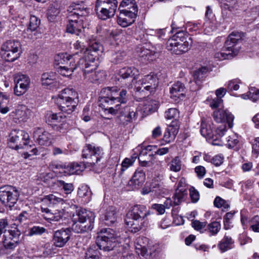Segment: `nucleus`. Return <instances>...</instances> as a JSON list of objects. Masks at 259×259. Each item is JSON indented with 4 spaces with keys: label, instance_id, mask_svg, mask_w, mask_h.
<instances>
[{
    "label": "nucleus",
    "instance_id": "4c0bfd02",
    "mask_svg": "<svg viewBox=\"0 0 259 259\" xmlns=\"http://www.w3.org/2000/svg\"><path fill=\"white\" fill-rule=\"evenodd\" d=\"M58 96H63L70 100L79 102L78 94L77 92L72 88H66L62 90Z\"/></svg>",
    "mask_w": 259,
    "mask_h": 259
},
{
    "label": "nucleus",
    "instance_id": "dca6fc26",
    "mask_svg": "<svg viewBox=\"0 0 259 259\" xmlns=\"http://www.w3.org/2000/svg\"><path fill=\"white\" fill-rule=\"evenodd\" d=\"M71 235V230L69 228L62 229L56 231L53 235L54 245L57 247H63L68 242Z\"/></svg>",
    "mask_w": 259,
    "mask_h": 259
},
{
    "label": "nucleus",
    "instance_id": "13d9d810",
    "mask_svg": "<svg viewBox=\"0 0 259 259\" xmlns=\"http://www.w3.org/2000/svg\"><path fill=\"white\" fill-rule=\"evenodd\" d=\"M157 107V102L155 100L148 99L144 102V109L145 110V112L153 111V110H155Z\"/></svg>",
    "mask_w": 259,
    "mask_h": 259
},
{
    "label": "nucleus",
    "instance_id": "e433bc0d",
    "mask_svg": "<svg viewBox=\"0 0 259 259\" xmlns=\"http://www.w3.org/2000/svg\"><path fill=\"white\" fill-rule=\"evenodd\" d=\"M185 87L184 85L179 82L177 81L175 83L170 89V93L171 96L174 97L180 98L181 96H184V92Z\"/></svg>",
    "mask_w": 259,
    "mask_h": 259
},
{
    "label": "nucleus",
    "instance_id": "c9c22d12",
    "mask_svg": "<svg viewBox=\"0 0 259 259\" xmlns=\"http://www.w3.org/2000/svg\"><path fill=\"white\" fill-rule=\"evenodd\" d=\"M136 17H133V18L126 14H121L120 13L119 16L117 17V22L121 27H126L133 24Z\"/></svg>",
    "mask_w": 259,
    "mask_h": 259
},
{
    "label": "nucleus",
    "instance_id": "a19ab883",
    "mask_svg": "<svg viewBox=\"0 0 259 259\" xmlns=\"http://www.w3.org/2000/svg\"><path fill=\"white\" fill-rule=\"evenodd\" d=\"M43 201L48 203L49 206H54L58 204H63L64 200L63 198L54 194H50L46 196Z\"/></svg>",
    "mask_w": 259,
    "mask_h": 259
},
{
    "label": "nucleus",
    "instance_id": "2f4dec72",
    "mask_svg": "<svg viewBox=\"0 0 259 259\" xmlns=\"http://www.w3.org/2000/svg\"><path fill=\"white\" fill-rule=\"evenodd\" d=\"M116 212L114 207H109L102 218L104 223L108 226L113 224L116 221Z\"/></svg>",
    "mask_w": 259,
    "mask_h": 259
},
{
    "label": "nucleus",
    "instance_id": "338daca9",
    "mask_svg": "<svg viewBox=\"0 0 259 259\" xmlns=\"http://www.w3.org/2000/svg\"><path fill=\"white\" fill-rule=\"evenodd\" d=\"M71 169L72 172L73 171L74 174H79L84 168L83 164H79L78 163L73 162L71 163Z\"/></svg>",
    "mask_w": 259,
    "mask_h": 259
},
{
    "label": "nucleus",
    "instance_id": "3c124183",
    "mask_svg": "<svg viewBox=\"0 0 259 259\" xmlns=\"http://www.w3.org/2000/svg\"><path fill=\"white\" fill-rule=\"evenodd\" d=\"M9 97L6 93L0 92V112L3 114H6L9 111V108L4 105L9 102Z\"/></svg>",
    "mask_w": 259,
    "mask_h": 259
},
{
    "label": "nucleus",
    "instance_id": "79ce46f5",
    "mask_svg": "<svg viewBox=\"0 0 259 259\" xmlns=\"http://www.w3.org/2000/svg\"><path fill=\"white\" fill-rule=\"evenodd\" d=\"M77 194L79 197L84 198L85 202H89L91 199L92 192L87 185L81 186L78 188Z\"/></svg>",
    "mask_w": 259,
    "mask_h": 259
},
{
    "label": "nucleus",
    "instance_id": "6e6d98bb",
    "mask_svg": "<svg viewBox=\"0 0 259 259\" xmlns=\"http://www.w3.org/2000/svg\"><path fill=\"white\" fill-rule=\"evenodd\" d=\"M221 224L217 221L211 222L207 226V230L211 235H215L217 234L221 230Z\"/></svg>",
    "mask_w": 259,
    "mask_h": 259
},
{
    "label": "nucleus",
    "instance_id": "680f3d73",
    "mask_svg": "<svg viewBox=\"0 0 259 259\" xmlns=\"http://www.w3.org/2000/svg\"><path fill=\"white\" fill-rule=\"evenodd\" d=\"M57 183L58 185L62 188L66 194H70L74 190V186L71 183H67L62 180H58Z\"/></svg>",
    "mask_w": 259,
    "mask_h": 259
},
{
    "label": "nucleus",
    "instance_id": "72a5a7b5",
    "mask_svg": "<svg viewBox=\"0 0 259 259\" xmlns=\"http://www.w3.org/2000/svg\"><path fill=\"white\" fill-rule=\"evenodd\" d=\"M234 241L231 237L225 235L218 244V246L222 252H224L228 250L233 248L234 246Z\"/></svg>",
    "mask_w": 259,
    "mask_h": 259
},
{
    "label": "nucleus",
    "instance_id": "1a4fd4ad",
    "mask_svg": "<svg viewBox=\"0 0 259 259\" xmlns=\"http://www.w3.org/2000/svg\"><path fill=\"white\" fill-rule=\"evenodd\" d=\"M45 120L54 131L60 133H66L69 128V124L66 122V116L62 115L60 113L48 111L45 115Z\"/></svg>",
    "mask_w": 259,
    "mask_h": 259
},
{
    "label": "nucleus",
    "instance_id": "0eeeda50",
    "mask_svg": "<svg viewBox=\"0 0 259 259\" xmlns=\"http://www.w3.org/2000/svg\"><path fill=\"white\" fill-rule=\"evenodd\" d=\"M117 5V0H96L95 11L100 19L107 20L114 16Z\"/></svg>",
    "mask_w": 259,
    "mask_h": 259
},
{
    "label": "nucleus",
    "instance_id": "37998d69",
    "mask_svg": "<svg viewBox=\"0 0 259 259\" xmlns=\"http://www.w3.org/2000/svg\"><path fill=\"white\" fill-rule=\"evenodd\" d=\"M138 56L143 60L150 61L154 59V54L153 52L145 48H140L137 50Z\"/></svg>",
    "mask_w": 259,
    "mask_h": 259
},
{
    "label": "nucleus",
    "instance_id": "7ed1b4c3",
    "mask_svg": "<svg viewBox=\"0 0 259 259\" xmlns=\"http://www.w3.org/2000/svg\"><path fill=\"white\" fill-rule=\"evenodd\" d=\"M192 45L191 37L183 31L176 33L166 42V48L172 53L181 55L187 52Z\"/></svg>",
    "mask_w": 259,
    "mask_h": 259
},
{
    "label": "nucleus",
    "instance_id": "5701e85b",
    "mask_svg": "<svg viewBox=\"0 0 259 259\" xmlns=\"http://www.w3.org/2000/svg\"><path fill=\"white\" fill-rule=\"evenodd\" d=\"M96 242L100 249L104 251H111L116 245V240L109 239L105 236L97 237Z\"/></svg>",
    "mask_w": 259,
    "mask_h": 259
},
{
    "label": "nucleus",
    "instance_id": "7c9ffc66",
    "mask_svg": "<svg viewBox=\"0 0 259 259\" xmlns=\"http://www.w3.org/2000/svg\"><path fill=\"white\" fill-rule=\"evenodd\" d=\"M83 75L85 78H88L91 82H95L103 80L105 77V73L103 71H93L91 70H84Z\"/></svg>",
    "mask_w": 259,
    "mask_h": 259
},
{
    "label": "nucleus",
    "instance_id": "774afa93",
    "mask_svg": "<svg viewBox=\"0 0 259 259\" xmlns=\"http://www.w3.org/2000/svg\"><path fill=\"white\" fill-rule=\"evenodd\" d=\"M250 227L252 231L259 232V215L254 216L250 221Z\"/></svg>",
    "mask_w": 259,
    "mask_h": 259
},
{
    "label": "nucleus",
    "instance_id": "f3484780",
    "mask_svg": "<svg viewBox=\"0 0 259 259\" xmlns=\"http://www.w3.org/2000/svg\"><path fill=\"white\" fill-rule=\"evenodd\" d=\"M56 103L59 109L64 113L70 114L76 109L78 102L75 101L70 100L66 97L58 96L56 99Z\"/></svg>",
    "mask_w": 259,
    "mask_h": 259
},
{
    "label": "nucleus",
    "instance_id": "58836bf2",
    "mask_svg": "<svg viewBox=\"0 0 259 259\" xmlns=\"http://www.w3.org/2000/svg\"><path fill=\"white\" fill-rule=\"evenodd\" d=\"M87 51V54L94 53L98 55L100 53H102L103 48L102 45L95 40H90L89 47L85 49Z\"/></svg>",
    "mask_w": 259,
    "mask_h": 259
},
{
    "label": "nucleus",
    "instance_id": "4be33fe9",
    "mask_svg": "<svg viewBox=\"0 0 259 259\" xmlns=\"http://www.w3.org/2000/svg\"><path fill=\"white\" fill-rule=\"evenodd\" d=\"M70 13L68 18L85 19L88 15L87 10L81 5L77 4H73L68 9Z\"/></svg>",
    "mask_w": 259,
    "mask_h": 259
},
{
    "label": "nucleus",
    "instance_id": "c85d7f7f",
    "mask_svg": "<svg viewBox=\"0 0 259 259\" xmlns=\"http://www.w3.org/2000/svg\"><path fill=\"white\" fill-rule=\"evenodd\" d=\"M40 23V20L35 16H31L30 18L29 24L28 28L24 31V37L28 38H32L33 35L32 33L34 32L35 35V31L38 28Z\"/></svg>",
    "mask_w": 259,
    "mask_h": 259
},
{
    "label": "nucleus",
    "instance_id": "4468645a",
    "mask_svg": "<svg viewBox=\"0 0 259 259\" xmlns=\"http://www.w3.org/2000/svg\"><path fill=\"white\" fill-rule=\"evenodd\" d=\"M15 94L18 96L23 95L28 90L30 80L29 77L24 74H17L15 76Z\"/></svg>",
    "mask_w": 259,
    "mask_h": 259
},
{
    "label": "nucleus",
    "instance_id": "f704fd0d",
    "mask_svg": "<svg viewBox=\"0 0 259 259\" xmlns=\"http://www.w3.org/2000/svg\"><path fill=\"white\" fill-rule=\"evenodd\" d=\"M208 71V69L206 67H202L194 71L193 76L194 82L197 85L200 86Z\"/></svg>",
    "mask_w": 259,
    "mask_h": 259
},
{
    "label": "nucleus",
    "instance_id": "a878e982",
    "mask_svg": "<svg viewBox=\"0 0 259 259\" xmlns=\"http://www.w3.org/2000/svg\"><path fill=\"white\" fill-rule=\"evenodd\" d=\"M55 62L58 64L64 65H72L76 64L77 58L75 55H69L67 53H61L55 57Z\"/></svg>",
    "mask_w": 259,
    "mask_h": 259
},
{
    "label": "nucleus",
    "instance_id": "39448f33",
    "mask_svg": "<svg viewBox=\"0 0 259 259\" xmlns=\"http://www.w3.org/2000/svg\"><path fill=\"white\" fill-rule=\"evenodd\" d=\"M159 83L158 78L156 74L151 73L145 75L138 80L135 85V95L145 97L147 92L153 93L155 91Z\"/></svg>",
    "mask_w": 259,
    "mask_h": 259
},
{
    "label": "nucleus",
    "instance_id": "69168bd1",
    "mask_svg": "<svg viewBox=\"0 0 259 259\" xmlns=\"http://www.w3.org/2000/svg\"><path fill=\"white\" fill-rule=\"evenodd\" d=\"M240 81L238 79L230 80L227 84V89L229 91H237L239 88Z\"/></svg>",
    "mask_w": 259,
    "mask_h": 259
},
{
    "label": "nucleus",
    "instance_id": "9b49d317",
    "mask_svg": "<svg viewBox=\"0 0 259 259\" xmlns=\"http://www.w3.org/2000/svg\"><path fill=\"white\" fill-rule=\"evenodd\" d=\"M104 153L100 147H96L91 144H87L82 150V158L85 159L86 163L92 165L98 163L104 157Z\"/></svg>",
    "mask_w": 259,
    "mask_h": 259
},
{
    "label": "nucleus",
    "instance_id": "a18cd8bd",
    "mask_svg": "<svg viewBox=\"0 0 259 259\" xmlns=\"http://www.w3.org/2000/svg\"><path fill=\"white\" fill-rule=\"evenodd\" d=\"M179 116V111L177 108H169L165 112V118L167 120H173L171 124H176L175 121H177V123L179 124L178 121L177 120Z\"/></svg>",
    "mask_w": 259,
    "mask_h": 259
},
{
    "label": "nucleus",
    "instance_id": "5fc2aeb1",
    "mask_svg": "<svg viewBox=\"0 0 259 259\" xmlns=\"http://www.w3.org/2000/svg\"><path fill=\"white\" fill-rule=\"evenodd\" d=\"M47 231V229L44 227L35 226L29 229L28 235L29 236L41 235Z\"/></svg>",
    "mask_w": 259,
    "mask_h": 259
},
{
    "label": "nucleus",
    "instance_id": "de8ad7c7",
    "mask_svg": "<svg viewBox=\"0 0 259 259\" xmlns=\"http://www.w3.org/2000/svg\"><path fill=\"white\" fill-rule=\"evenodd\" d=\"M241 97L244 99H249L255 102L259 99V90L255 88H251L247 94L241 95Z\"/></svg>",
    "mask_w": 259,
    "mask_h": 259
},
{
    "label": "nucleus",
    "instance_id": "393cba45",
    "mask_svg": "<svg viewBox=\"0 0 259 259\" xmlns=\"http://www.w3.org/2000/svg\"><path fill=\"white\" fill-rule=\"evenodd\" d=\"M84 57L82 58H77V63L78 67L82 71L87 70V69L91 67V62L93 63L96 60L97 54L94 53L87 54V51L85 50Z\"/></svg>",
    "mask_w": 259,
    "mask_h": 259
},
{
    "label": "nucleus",
    "instance_id": "2eb2a0df",
    "mask_svg": "<svg viewBox=\"0 0 259 259\" xmlns=\"http://www.w3.org/2000/svg\"><path fill=\"white\" fill-rule=\"evenodd\" d=\"M241 35L238 32H233L227 37L225 41L224 47L225 50L230 52L231 55L235 56L238 53L239 50V47H237V45L241 40Z\"/></svg>",
    "mask_w": 259,
    "mask_h": 259
},
{
    "label": "nucleus",
    "instance_id": "9d476101",
    "mask_svg": "<svg viewBox=\"0 0 259 259\" xmlns=\"http://www.w3.org/2000/svg\"><path fill=\"white\" fill-rule=\"evenodd\" d=\"M20 43L15 40H9L1 46L2 58L8 62H13L20 57Z\"/></svg>",
    "mask_w": 259,
    "mask_h": 259
},
{
    "label": "nucleus",
    "instance_id": "8fccbe9b",
    "mask_svg": "<svg viewBox=\"0 0 259 259\" xmlns=\"http://www.w3.org/2000/svg\"><path fill=\"white\" fill-rule=\"evenodd\" d=\"M222 8L223 11L228 10L233 12L238 8L237 0H224Z\"/></svg>",
    "mask_w": 259,
    "mask_h": 259
},
{
    "label": "nucleus",
    "instance_id": "a211bd4d",
    "mask_svg": "<svg viewBox=\"0 0 259 259\" xmlns=\"http://www.w3.org/2000/svg\"><path fill=\"white\" fill-rule=\"evenodd\" d=\"M213 117L217 122L221 123L222 124H225L226 126L227 123L229 128L233 126L234 117L228 110L221 109L215 110L213 112Z\"/></svg>",
    "mask_w": 259,
    "mask_h": 259
},
{
    "label": "nucleus",
    "instance_id": "bf43d9fd",
    "mask_svg": "<svg viewBox=\"0 0 259 259\" xmlns=\"http://www.w3.org/2000/svg\"><path fill=\"white\" fill-rule=\"evenodd\" d=\"M235 212V211H231L227 212L224 217V228L225 229H229L232 227L231 221L233 219Z\"/></svg>",
    "mask_w": 259,
    "mask_h": 259
},
{
    "label": "nucleus",
    "instance_id": "c03bdc74",
    "mask_svg": "<svg viewBox=\"0 0 259 259\" xmlns=\"http://www.w3.org/2000/svg\"><path fill=\"white\" fill-rule=\"evenodd\" d=\"M187 195V190L184 189H180L176 190V192L172 197L174 199V204L175 205H179L182 201H184V198Z\"/></svg>",
    "mask_w": 259,
    "mask_h": 259
},
{
    "label": "nucleus",
    "instance_id": "b1692460",
    "mask_svg": "<svg viewBox=\"0 0 259 259\" xmlns=\"http://www.w3.org/2000/svg\"><path fill=\"white\" fill-rule=\"evenodd\" d=\"M40 80L42 85L49 89H53L58 84L56 74L53 72L44 73Z\"/></svg>",
    "mask_w": 259,
    "mask_h": 259
},
{
    "label": "nucleus",
    "instance_id": "f257e3e1",
    "mask_svg": "<svg viewBox=\"0 0 259 259\" xmlns=\"http://www.w3.org/2000/svg\"><path fill=\"white\" fill-rule=\"evenodd\" d=\"M126 94V90H122L120 91L116 87L105 88L101 91L100 101L103 106H105L103 104L110 106L115 104L114 106H107L105 108V114H119L116 117V121L123 126L136 120L138 115L137 109L134 107L121 106V104L125 103L127 101Z\"/></svg>",
    "mask_w": 259,
    "mask_h": 259
},
{
    "label": "nucleus",
    "instance_id": "f03ea898",
    "mask_svg": "<svg viewBox=\"0 0 259 259\" xmlns=\"http://www.w3.org/2000/svg\"><path fill=\"white\" fill-rule=\"evenodd\" d=\"M150 211L143 205H135L126 214L125 223L132 232L136 233L148 226Z\"/></svg>",
    "mask_w": 259,
    "mask_h": 259
},
{
    "label": "nucleus",
    "instance_id": "052dcab7",
    "mask_svg": "<svg viewBox=\"0 0 259 259\" xmlns=\"http://www.w3.org/2000/svg\"><path fill=\"white\" fill-rule=\"evenodd\" d=\"M231 52H229L225 50V48L223 47V49L221 51L216 52L214 54V58L218 59L220 60H223L227 59H230L233 57L231 55Z\"/></svg>",
    "mask_w": 259,
    "mask_h": 259
},
{
    "label": "nucleus",
    "instance_id": "cd10ccee",
    "mask_svg": "<svg viewBox=\"0 0 259 259\" xmlns=\"http://www.w3.org/2000/svg\"><path fill=\"white\" fill-rule=\"evenodd\" d=\"M145 179L146 175L143 170L138 169L130 180V185H133L134 189H138L144 184Z\"/></svg>",
    "mask_w": 259,
    "mask_h": 259
},
{
    "label": "nucleus",
    "instance_id": "aec40b11",
    "mask_svg": "<svg viewBox=\"0 0 259 259\" xmlns=\"http://www.w3.org/2000/svg\"><path fill=\"white\" fill-rule=\"evenodd\" d=\"M84 20L85 19L68 18V23L66 26L67 32L76 35L82 34V31L84 28Z\"/></svg>",
    "mask_w": 259,
    "mask_h": 259
},
{
    "label": "nucleus",
    "instance_id": "6e6552de",
    "mask_svg": "<svg viewBox=\"0 0 259 259\" xmlns=\"http://www.w3.org/2000/svg\"><path fill=\"white\" fill-rule=\"evenodd\" d=\"M226 127L225 124H221L217 126L216 130L213 131L209 121L202 120L200 131L202 136L213 139V145H220L221 143L219 139L225 134L227 131Z\"/></svg>",
    "mask_w": 259,
    "mask_h": 259
},
{
    "label": "nucleus",
    "instance_id": "864d4df0",
    "mask_svg": "<svg viewBox=\"0 0 259 259\" xmlns=\"http://www.w3.org/2000/svg\"><path fill=\"white\" fill-rule=\"evenodd\" d=\"M213 204L214 206L218 208H222L223 211L227 210L230 207L229 204L224 199L219 196L216 197Z\"/></svg>",
    "mask_w": 259,
    "mask_h": 259
},
{
    "label": "nucleus",
    "instance_id": "4d7b16f0",
    "mask_svg": "<svg viewBox=\"0 0 259 259\" xmlns=\"http://www.w3.org/2000/svg\"><path fill=\"white\" fill-rule=\"evenodd\" d=\"M144 154H146L145 151H141L138 157L140 163L142 166H149L150 163V161L153 157V154L149 153V154H148V157L147 158L144 157Z\"/></svg>",
    "mask_w": 259,
    "mask_h": 259
},
{
    "label": "nucleus",
    "instance_id": "603ef678",
    "mask_svg": "<svg viewBox=\"0 0 259 259\" xmlns=\"http://www.w3.org/2000/svg\"><path fill=\"white\" fill-rule=\"evenodd\" d=\"M106 237L109 239L116 240L115 231L110 228L102 229L98 233L97 237Z\"/></svg>",
    "mask_w": 259,
    "mask_h": 259
},
{
    "label": "nucleus",
    "instance_id": "473e14b6",
    "mask_svg": "<svg viewBox=\"0 0 259 259\" xmlns=\"http://www.w3.org/2000/svg\"><path fill=\"white\" fill-rule=\"evenodd\" d=\"M31 115V111L25 105L18 107L15 112L16 118L20 121H26Z\"/></svg>",
    "mask_w": 259,
    "mask_h": 259
},
{
    "label": "nucleus",
    "instance_id": "412c9836",
    "mask_svg": "<svg viewBox=\"0 0 259 259\" xmlns=\"http://www.w3.org/2000/svg\"><path fill=\"white\" fill-rule=\"evenodd\" d=\"M33 137L39 145L48 146L51 143L52 136L42 128L37 127L33 131Z\"/></svg>",
    "mask_w": 259,
    "mask_h": 259
},
{
    "label": "nucleus",
    "instance_id": "20e7f679",
    "mask_svg": "<svg viewBox=\"0 0 259 259\" xmlns=\"http://www.w3.org/2000/svg\"><path fill=\"white\" fill-rule=\"evenodd\" d=\"M95 215L94 213L84 208H81L73 215V231L77 233L91 230L93 228Z\"/></svg>",
    "mask_w": 259,
    "mask_h": 259
},
{
    "label": "nucleus",
    "instance_id": "f8f14e48",
    "mask_svg": "<svg viewBox=\"0 0 259 259\" xmlns=\"http://www.w3.org/2000/svg\"><path fill=\"white\" fill-rule=\"evenodd\" d=\"M19 196V192L15 187L7 185L0 187V201L6 206H13Z\"/></svg>",
    "mask_w": 259,
    "mask_h": 259
},
{
    "label": "nucleus",
    "instance_id": "ea45409f",
    "mask_svg": "<svg viewBox=\"0 0 259 259\" xmlns=\"http://www.w3.org/2000/svg\"><path fill=\"white\" fill-rule=\"evenodd\" d=\"M77 64L72 65L59 66L57 68V71L64 76H69L77 68Z\"/></svg>",
    "mask_w": 259,
    "mask_h": 259
},
{
    "label": "nucleus",
    "instance_id": "e2e57ef3",
    "mask_svg": "<svg viewBox=\"0 0 259 259\" xmlns=\"http://www.w3.org/2000/svg\"><path fill=\"white\" fill-rule=\"evenodd\" d=\"M126 54L124 52H117L112 55L111 61L115 64L121 62L124 59Z\"/></svg>",
    "mask_w": 259,
    "mask_h": 259
},
{
    "label": "nucleus",
    "instance_id": "0e129e2a",
    "mask_svg": "<svg viewBox=\"0 0 259 259\" xmlns=\"http://www.w3.org/2000/svg\"><path fill=\"white\" fill-rule=\"evenodd\" d=\"M227 145L229 148H235L239 143L238 138L237 135L232 134L227 138Z\"/></svg>",
    "mask_w": 259,
    "mask_h": 259
},
{
    "label": "nucleus",
    "instance_id": "09e8293b",
    "mask_svg": "<svg viewBox=\"0 0 259 259\" xmlns=\"http://www.w3.org/2000/svg\"><path fill=\"white\" fill-rule=\"evenodd\" d=\"M170 170L174 172H179L181 170L182 166V162L180 158L177 156L172 159L168 164Z\"/></svg>",
    "mask_w": 259,
    "mask_h": 259
},
{
    "label": "nucleus",
    "instance_id": "bb28decb",
    "mask_svg": "<svg viewBox=\"0 0 259 259\" xmlns=\"http://www.w3.org/2000/svg\"><path fill=\"white\" fill-rule=\"evenodd\" d=\"M176 124H170L166 128L163 135V140L166 143H170L173 141L178 133L179 125L175 121Z\"/></svg>",
    "mask_w": 259,
    "mask_h": 259
},
{
    "label": "nucleus",
    "instance_id": "49530a36",
    "mask_svg": "<svg viewBox=\"0 0 259 259\" xmlns=\"http://www.w3.org/2000/svg\"><path fill=\"white\" fill-rule=\"evenodd\" d=\"M60 12L59 6L57 4H54L50 5L48 13V19L50 21H53L56 17L59 14Z\"/></svg>",
    "mask_w": 259,
    "mask_h": 259
},
{
    "label": "nucleus",
    "instance_id": "6ab92c4d",
    "mask_svg": "<svg viewBox=\"0 0 259 259\" xmlns=\"http://www.w3.org/2000/svg\"><path fill=\"white\" fill-rule=\"evenodd\" d=\"M121 14H126L131 17H137L138 6L135 0H122L118 7Z\"/></svg>",
    "mask_w": 259,
    "mask_h": 259
},
{
    "label": "nucleus",
    "instance_id": "c756f323",
    "mask_svg": "<svg viewBox=\"0 0 259 259\" xmlns=\"http://www.w3.org/2000/svg\"><path fill=\"white\" fill-rule=\"evenodd\" d=\"M118 74L123 79L130 78L133 81L139 75V71L134 67H126L120 69Z\"/></svg>",
    "mask_w": 259,
    "mask_h": 259
},
{
    "label": "nucleus",
    "instance_id": "423d86ee",
    "mask_svg": "<svg viewBox=\"0 0 259 259\" xmlns=\"http://www.w3.org/2000/svg\"><path fill=\"white\" fill-rule=\"evenodd\" d=\"M30 138L27 133L23 130H13L9 135L8 140V146L12 149L18 150L26 148L28 150L31 146H28L29 144Z\"/></svg>",
    "mask_w": 259,
    "mask_h": 259
},
{
    "label": "nucleus",
    "instance_id": "ddd939ff",
    "mask_svg": "<svg viewBox=\"0 0 259 259\" xmlns=\"http://www.w3.org/2000/svg\"><path fill=\"white\" fill-rule=\"evenodd\" d=\"M20 233L18 230H10L3 235V243L5 249L12 251L19 244Z\"/></svg>",
    "mask_w": 259,
    "mask_h": 259
}]
</instances>
